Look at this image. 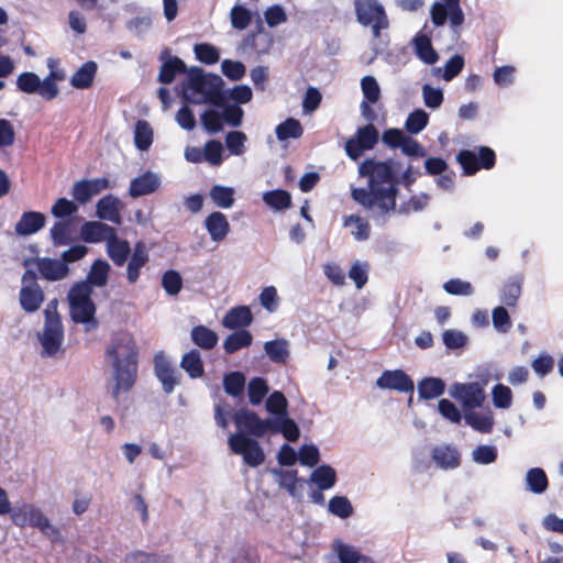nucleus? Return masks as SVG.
<instances>
[{"instance_id":"obj_1","label":"nucleus","mask_w":563,"mask_h":563,"mask_svg":"<svg viewBox=\"0 0 563 563\" xmlns=\"http://www.w3.org/2000/svg\"><path fill=\"white\" fill-rule=\"evenodd\" d=\"M358 172L362 176H368L369 188H354L352 198L374 214L383 216L394 210L396 188L390 163L365 161Z\"/></svg>"},{"instance_id":"obj_2","label":"nucleus","mask_w":563,"mask_h":563,"mask_svg":"<svg viewBox=\"0 0 563 563\" xmlns=\"http://www.w3.org/2000/svg\"><path fill=\"white\" fill-rule=\"evenodd\" d=\"M139 349L132 334L121 332L113 336L104 352V362L110 369V393L119 399L136 380Z\"/></svg>"},{"instance_id":"obj_3","label":"nucleus","mask_w":563,"mask_h":563,"mask_svg":"<svg viewBox=\"0 0 563 563\" xmlns=\"http://www.w3.org/2000/svg\"><path fill=\"white\" fill-rule=\"evenodd\" d=\"M223 80L218 75L205 74L199 67H191L181 84L185 100L196 103H211L221 107L225 98L222 92Z\"/></svg>"},{"instance_id":"obj_4","label":"nucleus","mask_w":563,"mask_h":563,"mask_svg":"<svg viewBox=\"0 0 563 563\" xmlns=\"http://www.w3.org/2000/svg\"><path fill=\"white\" fill-rule=\"evenodd\" d=\"M48 75L41 79L33 71L21 73L16 77V86L19 90L25 93H36L42 99L51 101L59 95L58 82L66 77L64 69L59 66V60L53 57L47 59Z\"/></svg>"},{"instance_id":"obj_5","label":"nucleus","mask_w":563,"mask_h":563,"mask_svg":"<svg viewBox=\"0 0 563 563\" xmlns=\"http://www.w3.org/2000/svg\"><path fill=\"white\" fill-rule=\"evenodd\" d=\"M91 294L92 289L87 283H77L68 292L70 317L74 322L84 324L87 331L96 329L98 324Z\"/></svg>"},{"instance_id":"obj_6","label":"nucleus","mask_w":563,"mask_h":563,"mask_svg":"<svg viewBox=\"0 0 563 563\" xmlns=\"http://www.w3.org/2000/svg\"><path fill=\"white\" fill-rule=\"evenodd\" d=\"M44 325L38 333V341L42 347V355L47 357L56 356L64 342V329L60 317L57 312V300L47 303L44 310Z\"/></svg>"},{"instance_id":"obj_7","label":"nucleus","mask_w":563,"mask_h":563,"mask_svg":"<svg viewBox=\"0 0 563 563\" xmlns=\"http://www.w3.org/2000/svg\"><path fill=\"white\" fill-rule=\"evenodd\" d=\"M230 450L241 455L244 463L251 467H257L265 461V453L257 440L244 432H235L229 437Z\"/></svg>"},{"instance_id":"obj_8","label":"nucleus","mask_w":563,"mask_h":563,"mask_svg":"<svg viewBox=\"0 0 563 563\" xmlns=\"http://www.w3.org/2000/svg\"><path fill=\"white\" fill-rule=\"evenodd\" d=\"M355 11L358 22L372 26L376 37L388 26L385 9L378 0H355Z\"/></svg>"},{"instance_id":"obj_9","label":"nucleus","mask_w":563,"mask_h":563,"mask_svg":"<svg viewBox=\"0 0 563 563\" xmlns=\"http://www.w3.org/2000/svg\"><path fill=\"white\" fill-rule=\"evenodd\" d=\"M20 305L25 312L32 313L40 309L44 301V294L36 282V275L26 271L21 279Z\"/></svg>"},{"instance_id":"obj_10","label":"nucleus","mask_w":563,"mask_h":563,"mask_svg":"<svg viewBox=\"0 0 563 563\" xmlns=\"http://www.w3.org/2000/svg\"><path fill=\"white\" fill-rule=\"evenodd\" d=\"M233 419L238 427L236 432H244L261 438L271 431L272 418L261 419L255 412L249 409L238 410Z\"/></svg>"},{"instance_id":"obj_11","label":"nucleus","mask_w":563,"mask_h":563,"mask_svg":"<svg viewBox=\"0 0 563 563\" xmlns=\"http://www.w3.org/2000/svg\"><path fill=\"white\" fill-rule=\"evenodd\" d=\"M378 141V131L373 124L360 128L354 137H351L345 144V151L349 157L357 159L364 151L372 150Z\"/></svg>"},{"instance_id":"obj_12","label":"nucleus","mask_w":563,"mask_h":563,"mask_svg":"<svg viewBox=\"0 0 563 563\" xmlns=\"http://www.w3.org/2000/svg\"><path fill=\"white\" fill-rule=\"evenodd\" d=\"M450 395L461 401L466 409L481 407L485 400L484 388L478 383H455L450 388Z\"/></svg>"},{"instance_id":"obj_13","label":"nucleus","mask_w":563,"mask_h":563,"mask_svg":"<svg viewBox=\"0 0 563 563\" xmlns=\"http://www.w3.org/2000/svg\"><path fill=\"white\" fill-rule=\"evenodd\" d=\"M457 159L466 174H475L479 167L492 168L495 164V153L489 147H481L478 155L472 151H462Z\"/></svg>"},{"instance_id":"obj_14","label":"nucleus","mask_w":563,"mask_h":563,"mask_svg":"<svg viewBox=\"0 0 563 563\" xmlns=\"http://www.w3.org/2000/svg\"><path fill=\"white\" fill-rule=\"evenodd\" d=\"M154 369L157 379L166 394H172L180 383V374L172 366L163 352H157L154 356Z\"/></svg>"},{"instance_id":"obj_15","label":"nucleus","mask_w":563,"mask_h":563,"mask_svg":"<svg viewBox=\"0 0 563 563\" xmlns=\"http://www.w3.org/2000/svg\"><path fill=\"white\" fill-rule=\"evenodd\" d=\"M45 516L40 507L31 503L18 504L10 512L12 522L19 528H37Z\"/></svg>"},{"instance_id":"obj_16","label":"nucleus","mask_w":563,"mask_h":563,"mask_svg":"<svg viewBox=\"0 0 563 563\" xmlns=\"http://www.w3.org/2000/svg\"><path fill=\"white\" fill-rule=\"evenodd\" d=\"M376 386L380 389H394L399 393H413L415 385L410 377L400 369L385 371L377 378Z\"/></svg>"},{"instance_id":"obj_17","label":"nucleus","mask_w":563,"mask_h":563,"mask_svg":"<svg viewBox=\"0 0 563 563\" xmlns=\"http://www.w3.org/2000/svg\"><path fill=\"white\" fill-rule=\"evenodd\" d=\"M162 184L161 176L153 172H146L132 179L129 188V195L133 198L151 195L156 191Z\"/></svg>"},{"instance_id":"obj_18","label":"nucleus","mask_w":563,"mask_h":563,"mask_svg":"<svg viewBox=\"0 0 563 563\" xmlns=\"http://www.w3.org/2000/svg\"><path fill=\"white\" fill-rule=\"evenodd\" d=\"M205 228L214 243L224 241L230 232L228 218L220 211H213L206 218Z\"/></svg>"},{"instance_id":"obj_19","label":"nucleus","mask_w":563,"mask_h":563,"mask_svg":"<svg viewBox=\"0 0 563 563\" xmlns=\"http://www.w3.org/2000/svg\"><path fill=\"white\" fill-rule=\"evenodd\" d=\"M115 230L99 221H89L82 224L80 229V236L87 243H99L102 241L108 242Z\"/></svg>"},{"instance_id":"obj_20","label":"nucleus","mask_w":563,"mask_h":563,"mask_svg":"<svg viewBox=\"0 0 563 563\" xmlns=\"http://www.w3.org/2000/svg\"><path fill=\"white\" fill-rule=\"evenodd\" d=\"M148 262V252L143 242H137L134 245L132 255L129 260L126 267V278L130 284H135L140 277L141 269Z\"/></svg>"},{"instance_id":"obj_21","label":"nucleus","mask_w":563,"mask_h":563,"mask_svg":"<svg viewBox=\"0 0 563 563\" xmlns=\"http://www.w3.org/2000/svg\"><path fill=\"white\" fill-rule=\"evenodd\" d=\"M122 205L121 201L112 196L108 195L101 198L96 206L97 217L101 220H106L112 222L114 224L121 223V211Z\"/></svg>"},{"instance_id":"obj_22","label":"nucleus","mask_w":563,"mask_h":563,"mask_svg":"<svg viewBox=\"0 0 563 563\" xmlns=\"http://www.w3.org/2000/svg\"><path fill=\"white\" fill-rule=\"evenodd\" d=\"M45 216L41 212H24L15 224V232L22 236L34 234L45 225Z\"/></svg>"},{"instance_id":"obj_23","label":"nucleus","mask_w":563,"mask_h":563,"mask_svg":"<svg viewBox=\"0 0 563 563\" xmlns=\"http://www.w3.org/2000/svg\"><path fill=\"white\" fill-rule=\"evenodd\" d=\"M35 262L38 272L45 279L59 280L68 274L67 265L59 260L42 257Z\"/></svg>"},{"instance_id":"obj_24","label":"nucleus","mask_w":563,"mask_h":563,"mask_svg":"<svg viewBox=\"0 0 563 563\" xmlns=\"http://www.w3.org/2000/svg\"><path fill=\"white\" fill-rule=\"evenodd\" d=\"M343 227L349 230L351 236L363 242L371 236V225L368 221L358 214H349L343 218Z\"/></svg>"},{"instance_id":"obj_25","label":"nucleus","mask_w":563,"mask_h":563,"mask_svg":"<svg viewBox=\"0 0 563 563\" xmlns=\"http://www.w3.org/2000/svg\"><path fill=\"white\" fill-rule=\"evenodd\" d=\"M464 420L467 426L482 433H489L495 422L490 409L483 411L470 410L465 412Z\"/></svg>"},{"instance_id":"obj_26","label":"nucleus","mask_w":563,"mask_h":563,"mask_svg":"<svg viewBox=\"0 0 563 563\" xmlns=\"http://www.w3.org/2000/svg\"><path fill=\"white\" fill-rule=\"evenodd\" d=\"M412 45L417 56L426 64L433 65L438 62L439 55L434 51L429 36L422 33H418L412 38Z\"/></svg>"},{"instance_id":"obj_27","label":"nucleus","mask_w":563,"mask_h":563,"mask_svg":"<svg viewBox=\"0 0 563 563\" xmlns=\"http://www.w3.org/2000/svg\"><path fill=\"white\" fill-rule=\"evenodd\" d=\"M131 252L128 241L121 240L117 236V232L107 242V253L117 266H122Z\"/></svg>"},{"instance_id":"obj_28","label":"nucleus","mask_w":563,"mask_h":563,"mask_svg":"<svg viewBox=\"0 0 563 563\" xmlns=\"http://www.w3.org/2000/svg\"><path fill=\"white\" fill-rule=\"evenodd\" d=\"M271 431L273 433L280 432L288 441L295 442L300 437V430L297 423L287 416L280 418H272Z\"/></svg>"},{"instance_id":"obj_29","label":"nucleus","mask_w":563,"mask_h":563,"mask_svg":"<svg viewBox=\"0 0 563 563\" xmlns=\"http://www.w3.org/2000/svg\"><path fill=\"white\" fill-rule=\"evenodd\" d=\"M309 482L319 490L331 489L336 483V472L330 465H321L311 473Z\"/></svg>"},{"instance_id":"obj_30","label":"nucleus","mask_w":563,"mask_h":563,"mask_svg":"<svg viewBox=\"0 0 563 563\" xmlns=\"http://www.w3.org/2000/svg\"><path fill=\"white\" fill-rule=\"evenodd\" d=\"M180 367L192 379L200 378L205 374L203 362L198 350L192 349L185 353L180 361Z\"/></svg>"},{"instance_id":"obj_31","label":"nucleus","mask_w":563,"mask_h":563,"mask_svg":"<svg viewBox=\"0 0 563 563\" xmlns=\"http://www.w3.org/2000/svg\"><path fill=\"white\" fill-rule=\"evenodd\" d=\"M432 459L435 464L443 470L455 468L460 463L457 451L450 445L434 448Z\"/></svg>"},{"instance_id":"obj_32","label":"nucleus","mask_w":563,"mask_h":563,"mask_svg":"<svg viewBox=\"0 0 563 563\" xmlns=\"http://www.w3.org/2000/svg\"><path fill=\"white\" fill-rule=\"evenodd\" d=\"M253 318L249 307L232 308L223 318L222 324L227 329H236L251 324Z\"/></svg>"},{"instance_id":"obj_33","label":"nucleus","mask_w":563,"mask_h":563,"mask_svg":"<svg viewBox=\"0 0 563 563\" xmlns=\"http://www.w3.org/2000/svg\"><path fill=\"white\" fill-rule=\"evenodd\" d=\"M110 271L111 266L107 261L97 260L91 265L85 283H87L90 288L92 286L104 287L108 283Z\"/></svg>"},{"instance_id":"obj_34","label":"nucleus","mask_w":563,"mask_h":563,"mask_svg":"<svg viewBox=\"0 0 563 563\" xmlns=\"http://www.w3.org/2000/svg\"><path fill=\"white\" fill-rule=\"evenodd\" d=\"M333 549L341 563H373L369 558L362 555L356 548L340 540L333 543Z\"/></svg>"},{"instance_id":"obj_35","label":"nucleus","mask_w":563,"mask_h":563,"mask_svg":"<svg viewBox=\"0 0 563 563\" xmlns=\"http://www.w3.org/2000/svg\"><path fill=\"white\" fill-rule=\"evenodd\" d=\"M272 473L276 477V482L283 488H285L292 497H299L301 487L299 485V478L297 477V471H283L273 470Z\"/></svg>"},{"instance_id":"obj_36","label":"nucleus","mask_w":563,"mask_h":563,"mask_svg":"<svg viewBox=\"0 0 563 563\" xmlns=\"http://www.w3.org/2000/svg\"><path fill=\"white\" fill-rule=\"evenodd\" d=\"M190 336L192 342L203 350H211L219 340L218 334L205 325L194 327Z\"/></svg>"},{"instance_id":"obj_37","label":"nucleus","mask_w":563,"mask_h":563,"mask_svg":"<svg viewBox=\"0 0 563 563\" xmlns=\"http://www.w3.org/2000/svg\"><path fill=\"white\" fill-rule=\"evenodd\" d=\"M522 277L509 278L501 288L500 300L508 307H515L521 295Z\"/></svg>"},{"instance_id":"obj_38","label":"nucleus","mask_w":563,"mask_h":563,"mask_svg":"<svg viewBox=\"0 0 563 563\" xmlns=\"http://www.w3.org/2000/svg\"><path fill=\"white\" fill-rule=\"evenodd\" d=\"M445 389V384L437 377H428L418 384V394L422 399H434L440 397Z\"/></svg>"},{"instance_id":"obj_39","label":"nucleus","mask_w":563,"mask_h":563,"mask_svg":"<svg viewBox=\"0 0 563 563\" xmlns=\"http://www.w3.org/2000/svg\"><path fill=\"white\" fill-rule=\"evenodd\" d=\"M97 71V65L93 62L85 63L76 73L73 75L70 79V84L73 87L77 89L88 88L95 78Z\"/></svg>"},{"instance_id":"obj_40","label":"nucleus","mask_w":563,"mask_h":563,"mask_svg":"<svg viewBox=\"0 0 563 563\" xmlns=\"http://www.w3.org/2000/svg\"><path fill=\"white\" fill-rule=\"evenodd\" d=\"M185 63L178 57H170L166 60L159 70L158 80L163 84H170L177 74L185 73L187 75Z\"/></svg>"},{"instance_id":"obj_41","label":"nucleus","mask_w":563,"mask_h":563,"mask_svg":"<svg viewBox=\"0 0 563 563\" xmlns=\"http://www.w3.org/2000/svg\"><path fill=\"white\" fill-rule=\"evenodd\" d=\"M210 199L221 209H230L234 205V189L222 185H214L209 192Z\"/></svg>"},{"instance_id":"obj_42","label":"nucleus","mask_w":563,"mask_h":563,"mask_svg":"<svg viewBox=\"0 0 563 563\" xmlns=\"http://www.w3.org/2000/svg\"><path fill=\"white\" fill-rule=\"evenodd\" d=\"M263 201L276 211L285 210L291 205V196L288 191L276 189L263 194Z\"/></svg>"},{"instance_id":"obj_43","label":"nucleus","mask_w":563,"mask_h":563,"mask_svg":"<svg viewBox=\"0 0 563 563\" xmlns=\"http://www.w3.org/2000/svg\"><path fill=\"white\" fill-rule=\"evenodd\" d=\"M288 341L285 339L268 341L264 344V350L268 357L275 363H286L289 356Z\"/></svg>"},{"instance_id":"obj_44","label":"nucleus","mask_w":563,"mask_h":563,"mask_svg":"<svg viewBox=\"0 0 563 563\" xmlns=\"http://www.w3.org/2000/svg\"><path fill=\"white\" fill-rule=\"evenodd\" d=\"M252 334L247 330L235 331L230 334L223 342V349L231 354L242 347H246L252 343Z\"/></svg>"},{"instance_id":"obj_45","label":"nucleus","mask_w":563,"mask_h":563,"mask_svg":"<svg viewBox=\"0 0 563 563\" xmlns=\"http://www.w3.org/2000/svg\"><path fill=\"white\" fill-rule=\"evenodd\" d=\"M253 19L251 10L246 7L236 3L230 11V20L232 27L239 31H243L249 27Z\"/></svg>"},{"instance_id":"obj_46","label":"nucleus","mask_w":563,"mask_h":563,"mask_svg":"<svg viewBox=\"0 0 563 563\" xmlns=\"http://www.w3.org/2000/svg\"><path fill=\"white\" fill-rule=\"evenodd\" d=\"M526 483L533 494H542L548 488V478L542 468L534 467L527 472Z\"/></svg>"},{"instance_id":"obj_47","label":"nucleus","mask_w":563,"mask_h":563,"mask_svg":"<svg viewBox=\"0 0 563 563\" xmlns=\"http://www.w3.org/2000/svg\"><path fill=\"white\" fill-rule=\"evenodd\" d=\"M134 143L140 151H147L153 143V130L146 121H137Z\"/></svg>"},{"instance_id":"obj_48","label":"nucleus","mask_w":563,"mask_h":563,"mask_svg":"<svg viewBox=\"0 0 563 563\" xmlns=\"http://www.w3.org/2000/svg\"><path fill=\"white\" fill-rule=\"evenodd\" d=\"M288 401L283 393L274 391L269 395L266 400V410L275 416L274 418H280V416L288 415Z\"/></svg>"},{"instance_id":"obj_49","label":"nucleus","mask_w":563,"mask_h":563,"mask_svg":"<svg viewBox=\"0 0 563 563\" xmlns=\"http://www.w3.org/2000/svg\"><path fill=\"white\" fill-rule=\"evenodd\" d=\"M328 510L333 516L346 519L353 514V506L345 496H334L329 500Z\"/></svg>"},{"instance_id":"obj_50","label":"nucleus","mask_w":563,"mask_h":563,"mask_svg":"<svg viewBox=\"0 0 563 563\" xmlns=\"http://www.w3.org/2000/svg\"><path fill=\"white\" fill-rule=\"evenodd\" d=\"M194 53L196 58L206 65H213L220 59L218 48L209 43L196 44L194 46Z\"/></svg>"},{"instance_id":"obj_51","label":"nucleus","mask_w":563,"mask_h":563,"mask_svg":"<svg viewBox=\"0 0 563 563\" xmlns=\"http://www.w3.org/2000/svg\"><path fill=\"white\" fill-rule=\"evenodd\" d=\"M302 134V126L296 119L289 118L276 126V136L279 141L297 139Z\"/></svg>"},{"instance_id":"obj_52","label":"nucleus","mask_w":563,"mask_h":563,"mask_svg":"<svg viewBox=\"0 0 563 563\" xmlns=\"http://www.w3.org/2000/svg\"><path fill=\"white\" fill-rule=\"evenodd\" d=\"M493 405L498 409H509L512 405V391L504 385L497 384L492 389Z\"/></svg>"},{"instance_id":"obj_53","label":"nucleus","mask_w":563,"mask_h":563,"mask_svg":"<svg viewBox=\"0 0 563 563\" xmlns=\"http://www.w3.org/2000/svg\"><path fill=\"white\" fill-rule=\"evenodd\" d=\"M246 135L241 131H231L225 135V146L231 155L241 156L246 151Z\"/></svg>"},{"instance_id":"obj_54","label":"nucleus","mask_w":563,"mask_h":563,"mask_svg":"<svg viewBox=\"0 0 563 563\" xmlns=\"http://www.w3.org/2000/svg\"><path fill=\"white\" fill-rule=\"evenodd\" d=\"M244 386L245 376L240 372H232L223 378L224 390L233 397L241 396L244 390Z\"/></svg>"},{"instance_id":"obj_55","label":"nucleus","mask_w":563,"mask_h":563,"mask_svg":"<svg viewBox=\"0 0 563 563\" xmlns=\"http://www.w3.org/2000/svg\"><path fill=\"white\" fill-rule=\"evenodd\" d=\"M428 122L429 114L424 110L418 109L408 115L405 128L409 133L418 134L427 126Z\"/></svg>"},{"instance_id":"obj_56","label":"nucleus","mask_w":563,"mask_h":563,"mask_svg":"<svg viewBox=\"0 0 563 563\" xmlns=\"http://www.w3.org/2000/svg\"><path fill=\"white\" fill-rule=\"evenodd\" d=\"M267 393L268 386L263 378L255 377L250 380L247 394L252 405H260Z\"/></svg>"},{"instance_id":"obj_57","label":"nucleus","mask_w":563,"mask_h":563,"mask_svg":"<svg viewBox=\"0 0 563 563\" xmlns=\"http://www.w3.org/2000/svg\"><path fill=\"white\" fill-rule=\"evenodd\" d=\"M369 264L367 262L355 261L350 271L349 277L352 279L357 289L365 286L368 279Z\"/></svg>"},{"instance_id":"obj_58","label":"nucleus","mask_w":563,"mask_h":563,"mask_svg":"<svg viewBox=\"0 0 563 563\" xmlns=\"http://www.w3.org/2000/svg\"><path fill=\"white\" fill-rule=\"evenodd\" d=\"M361 89L365 101L376 103L380 98V87L373 76H364L361 79Z\"/></svg>"},{"instance_id":"obj_59","label":"nucleus","mask_w":563,"mask_h":563,"mask_svg":"<svg viewBox=\"0 0 563 563\" xmlns=\"http://www.w3.org/2000/svg\"><path fill=\"white\" fill-rule=\"evenodd\" d=\"M162 286L168 295L176 296L181 290L183 278L178 272L167 271L162 277Z\"/></svg>"},{"instance_id":"obj_60","label":"nucleus","mask_w":563,"mask_h":563,"mask_svg":"<svg viewBox=\"0 0 563 563\" xmlns=\"http://www.w3.org/2000/svg\"><path fill=\"white\" fill-rule=\"evenodd\" d=\"M260 303L268 312H275L279 306V297L274 286L264 287L260 294Z\"/></svg>"},{"instance_id":"obj_61","label":"nucleus","mask_w":563,"mask_h":563,"mask_svg":"<svg viewBox=\"0 0 563 563\" xmlns=\"http://www.w3.org/2000/svg\"><path fill=\"white\" fill-rule=\"evenodd\" d=\"M124 563H175L168 556L148 554L142 551L131 552L125 556Z\"/></svg>"},{"instance_id":"obj_62","label":"nucleus","mask_w":563,"mask_h":563,"mask_svg":"<svg viewBox=\"0 0 563 563\" xmlns=\"http://www.w3.org/2000/svg\"><path fill=\"white\" fill-rule=\"evenodd\" d=\"M222 153L223 146L219 141H208L203 147V159L211 165L218 166L223 161Z\"/></svg>"},{"instance_id":"obj_63","label":"nucleus","mask_w":563,"mask_h":563,"mask_svg":"<svg viewBox=\"0 0 563 563\" xmlns=\"http://www.w3.org/2000/svg\"><path fill=\"white\" fill-rule=\"evenodd\" d=\"M221 71L231 80H240L244 77L246 68L241 62L223 59L221 63Z\"/></svg>"},{"instance_id":"obj_64","label":"nucleus","mask_w":563,"mask_h":563,"mask_svg":"<svg viewBox=\"0 0 563 563\" xmlns=\"http://www.w3.org/2000/svg\"><path fill=\"white\" fill-rule=\"evenodd\" d=\"M472 457L477 464H490L497 459V449L493 445H478L473 450Z\"/></svg>"}]
</instances>
